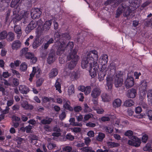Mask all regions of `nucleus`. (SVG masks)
<instances>
[{"mask_svg":"<svg viewBox=\"0 0 152 152\" xmlns=\"http://www.w3.org/2000/svg\"><path fill=\"white\" fill-rule=\"evenodd\" d=\"M64 104L63 107L66 109H67L70 111L73 110V108L70 106V102L68 100H64Z\"/></svg>","mask_w":152,"mask_h":152,"instance_id":"393cba45","label":"nucleus"},{"mask_svg":"<svg viewBox=\"0 0 152 152\" xmlns=\"http://www.w3.org/2000/svg\"><path fill=\"white\" fill-rule=\"evenodd\" d=\"M108 61V56L107 55L105 54H103L99 59V61H101L102 64L103 65L107 64Z\"/></svg>","mask_w":152,"mask_h":152,"instance_id":"4be33fe9","label":"nucleus"},{"mask_svg":"<svg viewBox=\"0 0 152 152\" xmlns=\"http://www.w3.org/2000/svg\"><path fill=\"white\" fill-rule=\"evenodd\" d=\"M92 117H93V115L92 114L89 113L86 115L84 117V119L85 121H87Z\"/></svg>","mask_w":152,"mask_h":152,"instance_id":"680f3d73","label":"nucleus"},{"mask_svg":"<svg viewBox=\"0 0 152 152\" xmlns=\"http://www.w3.org/2000/svg\"><path fill=\"white\" fill-rule=\"evenodd\" d=\"M52 24V20H51L46 21L44 24L42 29L43 31H47L50 28Z\"/></svg>","mask_w":152,"mask_h":152,"instance_id":"2eb2a0df","label":"nucleus"},{"mask_svg":"<svg viewBox=\"0 0 152 152\" xmlns=\"http://www.w3.org/2000/svg\"><path fill=\"white\" fill-rule=\"evenodd\" d=\"M61 37L67 39H69L71 37L69 34L68 33H65L61 34Z\"/></svg>","mask_w":152,"mask_h":152,"instance_id":"5fc2aeb1","label":"nucleus"},{"mask_svg":"<svg viewBox=\"0 0 152 152\" xmlns=\"http://www.w3.org/2000/svg\"><path fill=\"white\" fill-rule=\"evenodd\" d=\"M7 32L5 30H4L0 33V40H2L6 39Z\"/></svg>","mask_w":152,"mask_h":152,"instance_id":"f704fd0d","label":"nucleus"},{"mask_svg":"<svg viewBox=\"0 0 152 152\" xmlns=\"http://www.w3.org/2000/svg\"><path fill=\"white\" fill-rule=\"evenodd\" d=\"M110 70H112L113 72L114 73L115 72L116 67L115 65L113 64H111L110 66Z\"/></svg>","mask_w":152,"mask_h":152,"instance_id":"69168bd1","label":"nucleus"},{"mask_svg":"<svg viewBox=\"0 0 152 152\" xmlns=\"http://www.w3.org/2000/svg\"><path fill=\"white\" fill-rule=\"evenodd\" d=\"M43 80L42 78H40L36 82V86L37 87L40 86L42 84Z\"/></svg>","mask_w":152,"mask_h":152,"instance_id":"bf43d9fd","label":"nucleus"},{"mask_svg":"<svg viewBox=\"0 0 152 152\" xmlns=\"http://www.w3.org/2000/svg\"><path fill=\"white\" fill-rule=\"evenodd\" d=\"M26 59H30V62L33 64L35 63L37 61V58L34 56V54L28 52L26 55Z\"/></svg>","mask_w":152,"mask_h":152,"instance_id":"9d476101","label":"nucleus"},{"mask_svg":"<svg viewBox=\"0 0 152 152\" xmlns=\"http://www.w3.org/2000/svg\"><path fill=\"white\" fill-rule=\"evenodd\" d=\"M121 100L119 99H117L114 100L113 104L115 108L121 106Z\"/></svg>","mask_w":152,"mask_h":152,"instance_id":"a878e982","label":"nucleus"},{"mask_svg":"<svg viewBox=\"0 0 152 152\" xmlns=\"http://www.w3.org/2000/svg\"><path fill=\"white\" fill-rule=\"evenodd\" d=\"M21 43L19 40L14 41L12 44V48L13 50H17L21 46Z\"/></svg>","mask_w":152,"mask_h":152,"instance_id":"aec40b11","label":"nucleus"},{"mask_svg":"<svg viewBox=\"0 0 152 152\" xmlns=\"http://www.w3.org/2000/svg\"><path fill=\"white\" fill-rule=\"evenodd\" d=\"M55 53L53 52H51L49 54L47 61L49 64H50L55 61Z\"/></svg>","mask_w":152,"mask_h":152,"instance_id":"f3484780","label":"nucleus"},{"mask_svg":"<svg viewBox=\"0 0 152 152\" xmlns=\"http://www.w3.org/2000/svg\"><path fill=\"white\" fill-rule=\"evenodd\" d=\"M133 134V132L131 130H128L124 134L127 136L131 137Z\"/></svg>","mask_w":152,"mask_h":152,"instance_id":"4d7b16f0","label":"nucleus"},{"mask_svg":"<svg viewBox=\"0 0 152 152\" xmlns=\"http://www.w3.org/2000/svg\"><path fill=\"white\" fill-rule=\"evenodd\" d=\"M18 11L17 9H14L13 11V14L14 17V18L18 19V20H20L22 18V16L19 15L18 14Z\"/></svg>","mask_w":152,"mask_h":152,"instance_id":"7c9ffc66","label":"nucleus"},{"mask_svg":"<svg viewBox=\"0 0 152 152\" xmlns=\"http://www.w3.org/2000/svg\"><path fill=\"white\" fill-rule=\"evenodd\" d=\"M129 138L134 142H140V140L138 138L133 135L131 136V137H129Z\"/></svg>","mask_w":152,"mask_h":152,"instance_id":"6e6d98bb","label":"nucleus"},{"mask_svg":"<svg viewBox=\"0 0 152 152\" xmlns=\"http://www.w3.org/2000/svg\"><path fill=\"white\" fill-rule=\"evenodd\" d=\"M41 14V11L37 8L32 9L31 11V16L33 19L39 18Z\"/></svg>","mask_w":152,"mask_h":152,"instance_id":"423d86ee","label":"nucleus"},{"mask_svg":"<svg viewBox=\"0 0 152 152\" xmlns=\"http://www.w3.org/2000/svg\"><path fill=\"white\" fill-rule=\"evenodd\" d=\"M32 128V126L30 125H28L26 126L25 128H21V129L24 131L26 130L27 133H29L31 131Z\"/></svg>","mask_w":152,"mask_h":152,"instance_id":"a19ab883","label":"nucleus"},{"mask_svg":"<svg viewBox=\"0 0 152 152\" xmlns=\"http://www.w3.org/2000/svg\"><path fill=\"white\" fill-rule=\"evenodd\" d=\"M15 32L18 34L19 36L22 34V30L20 26L18 25H16L14 26V28Z\"/></svg>","mask_w":152,"mask_h":152,"instance_id":"c756f323","label":"nucleus"},{"mask_svg":"<svg viewBox=\"0 0 152 152\" xmlns=\"http://www.w3.org/2000/svg\"><path fill=\"white\" fill-rule=\"evenodd\" d=\"M86 125L88 127H94L96 126V125L95 123H92L91 122H89L88 123H86Z\"/></svg>","mask_w":152,"mask_h":152,"instance_id":"338daca9","label":"nucleus"},{"mask_svg":"<svg viewBox=\"0 0 152 152\" xmlns=\"http://www.w3.org/2000/svg\"><path fill=\"white\" fill-rule=\"evenodd\" d=\"M73 110L75 112H79L82 110V108L80 106H77L75 107Z\"/></svg>","mask_w":152,"mask_h":152,"instance_id":"052dcab7","label":"nucleus"},{"mask_svg":"<svg viewBox=\"0 0 152 152\" xmlns=\"http://www.w3.org/2000/svg\"><path fill=\"white\" fill-rule=\"evenodd\" d=\"M41 43L39 39L38 38L35 39V40L33 43L32 47L34 49H36L39 46Z\"/></svg>","mask_w":152,"mask_h":152,"instance_id":"bb28decb","label":"nucleus"},{"mask_svg":"<svg viewBox=\"0 0 152 152\" xmlns=\"http://www.w3.org/2000/svg\"><path fill=\"white\" fill-rule=\"evenodd\" d=\"M106 71L107 70H105L104 68L102 69V70H100L98 75V79L100 81H102L104 80Z\"/></svg>","mask_w":152,"mask_h":152,"instance_id":"a211bd4d","label":"nucleus"},{"mask_svg":"<svg viewBox=\"0 0 152 152\" xmlns=\"http://www.w3.org/2000/svg\"><path fill=\"white\" fill-rule=\"evenodd\" d=\"M147 86V83L145 80L141 82V84L139 86V90L140 92V99L142 100L145 98L146 95V90Z\"/></svg>","mask_w":152,"mask_h":152,"instance_id":"20e7f679","label":"nucleus"},{"mask_svg":"<svg viewBox=\"0 0 152 152\" xmlns=\"http://www.w3.org/2000/svg\"><path fill=\"white\" fill-rule=\"evenodd\" d=\"M105 137V135L102 132H99V133L98 136L96 137V139L98 141L101 142L102 141Z\"/></svg>","mask_w":152,"mask_h":152,"instance_id":"c9c22d12","label":"nucleus"},{"mask_svg":"<svg viewBox=\"0 0 152 152\" xmlns=\"http://www.w3.org/2000/svg\"><path fill=\"white\" fill-rule=\"evenodd\" d=\"M106 85L109 89H111L113 86V78L111 76L109 75L106 78Z\"/></svg>","mask_w":152,"mask_h":152,"instance_id":"dca6fc26","label":"nucleus"},{"mask_svg":"<svg viewBox=\"0 0 152 152\" xmlns=\"http://www.w3.org/2000/svg\"><path fill=\"white\" fill-rule=\"evenodd\" d=\"M77 53V50L75 49L72 53L67 56V60L71 61L67 63L66 66L70 69H72L74 68L79 58V57L76 54Z\"/></svg>","mask_w":152,"mask_h":152,"instance_id":"f03ea898","label":"nucleus"},{"mask_svg":"<svg viewBox=\"0 0 152 152\" xmlns=\"http://www.w3.org/2000/svg\"><path fill=\"white\" fill-rule=\"evenodd\" d=\"M101 90L98 88H94L91 92V96L93 98L96 99L101 94Z\"/></svg>","mask_w":152,"mask_h":152,"instance_id":"6e6552de","label":"nucleus"},{"mask_svg":"<svg viewBox=\"0 0 152 152\" xmlns=\"http://www.w3.org/2000/svg\"><path fill=\"white\" fill-rule=\"evenodd\" d=\"M134 104V102L132 99H129L125 101L124 105L126 107H130Z\"/></svg>","mask_w":152,"mask_h":152,"instance_id":"473e14b6","label":"nucleus"},{"mask_svg":"<svg viewBox=\"0 0 152 152\" xmlns=\"http://www.w3.org/2000/svg\"><path fill=\"white\" fill-rule=\"evenodd\" d=\"M58 74V70L54 68L52 69L49 74L50 78H53L56 77Z\"/></svg>","mask_w":152,"mask_h":152,"instance_id":"b1692460","label":"nucleus"},{"mask_svg":"<svg viewBox=\"0 0 152 152\" xmlns=\"http://www.w3.org/2000/svg\"><path fill=\"white\" fill-rule=\"evenodd\" d=\"M18 88L19 90L22 94H26L30 91L29 88L24 85H20Z\"/></svg>","mask_w":152,"mask_h":152,"instance_id":"ddd939ff","label":"nucleus"},{"mask_svg":"<svg viewBox=\"0 0 152 152\" xmlns=\"http://www.w3.org/2000/svg\"><path fill=\"white\" fill-rule=\"evenodd\" d=\"M111 116L109 115L108 116H106V117H103L101 118V120L102 121H110V118H111Z\"/></svg>","mask_w":152,"mask_h":152,"instance_id":"864d4df0","label":"nucleus"},{"mask_svg":"<svg viewBox=\"0 0 152 152\" xmlns=\"http://www.w3.org/2000/svg\"><path fill=\"white\" fill-rule=\"evenodd\" d=\"M12 82L14 85V86H17L19 84V80L17 78H13L12 80Z\"/></svg>","mask_w":152,"mask_h":152,"instance_id":"09e8293b","label":"nucleus"},{"mask_svg":"<svg viewBox=\"0 0 152 152\" xmlns=\"http://www.w3.org/2000/svg\"><path fill=\"white\" fill-rule=\"evenodd\" d=\"M15 39V35L14 34L10 31L7 33L6 40L7 41L10 42L13 41Z\"/></svg>","mask_w":152,"mask_h":152,"instance_id":"6ab92c4d","label":"nucleus"},{"mask_svg":"<svg viewBox=\"0 0 152 152\" xmlns=\"http://www.w3.org/2000/svg\"><path fill=\"white\" fill-rule=\"evenodd\" d=\"M68 93L69 95H71L74 93V87L73 85L70 86L68 89Z\"/></svg>","mask_w":152,"mask_h":152,"instance_id":"79ce46f5","label":"nucleus"},{"mask_svg":"<svg viewBox=\"0 0 152 152\" xmlns=\"http://www.w3.org/2000/svg\"><path fill=\"white\" fill-rule=\"evenodd\" d=\"M130 7L124 4H122L119 6L116 10L115 17H118L122 13H123L124 16H128L132 12Z\"/></svg>","mask_w":152,"mask_h":152,"instance_id":"7ed1b4c3","label":"nucleus"},{"mask_svg":"<svg viewBox=\"0 0 152 152\" xmlns=\"http://www.w3.org/2000/svg\"><path fill=\"white\" fill-rule=\"evenodd\" d=\"M124 84L127 88L132 87L134 85V79L133 77L128 75L124 82Z\"/></svg>","mask_w":152,"mask_h":152,"instance_id":"0eeeda50","label":"nucleus"},{"mask_svg":"<svg viewBox=\"0 0 152 152\" xmlns=\"http://www.w3.org/2000/svg\"><path fill=\"white\" fill-rule=\"evenodd\" d=\"M21 105L22 107L25 109H29V105L28 104L27 102L26 101H22L21 102Z\"/></svg>","mask_w":152,"mask_h":152,"instance_id":"e433bc0d","label":"nucleus"},{"mask_svg":"<svg viewBox=\"0 0 152 152\" xmlns=\"http://www.w3.org/2000/svg\"><path fill=\"white\" fill-rule=\"evenodd\" d=\"M10 0H1L0 3V10L1 11H4L7 9V7L8 5V3L9 2Z\"/></svg>","mask_w":152,"mask_h":152,"instance_id":"9b49d317","label":"nucleus"},{"mask_svg":"<svg viewBox=\"0 0 152 152\" xmlns=\"http://www.w3.org/2000/svg\"><path fill=\"white\" fill-rule=\"evenodd\" d=\"M104 129L105 131L108 132L109 133H111L113 131V129L110 127H107V126H105L104 127Z\"/></svg>","mask_w":152,"mask_h":152,"instance_id":"3c124183","label":"nucleus"},{"mask_svg":"<svg viewBox=\"0 0 152 152\" xmlns=\"http://www.w3.org/2000/svg\"><path fill=\"white\" fill-rule=\"evenodd\" d=\"M80 150L85 152H89L91 150H92V148L90 147H84L81 148Z\"/></svg>","mask_w":152,"mask_h":152,"instance_id":"49530a36","label":"nucleus"},{"mask_svg":"<svg viewBox=\"0 0 152 152\" xmlns=\"http://www.w3.org/2000/svg\"><path fill=\"white\" fill-rule=\"evenodd\" d=\"M65 45L64 48L65 50L67 51H68L69 53V54H72L73 53V51L75 49H76L77 50H77L76 48L74 49L72 51V50L73 49L74 44L72 42H69L66 45L64 43Z\"/></svg>","mask_w":152,"mask_h":152,"instance_id":"1a4fd4ad","label":"nucleus"},{"mask_svg":"<svg viewBox=\"0 0 152 152\" xmlns=\"http://www.w3.org/2000/svg\"><path fill=\"white\" fill-rule=\"evenodd\" d=\"M65 45L64 44H61L57 50L56 54L57 55L61 56L64 53L65 50Z\"/></svg>","mask_w":152,"mask_h":152,"instance_id":"412c9836","label":"nucleus"},{"mask_svg":"<svg viewBox=\"0 0 152 152\" xmlns=\"http://www.w3.org/2000/svg\"><path fill=\"white\" fill-rule=\"evenodd\" d=\"M78 89L82 92H84L86 95L89 94L91 91V88L90 86H87L86 87L83 86H81L78 87Z\"/></svg>","mask_w":152,"mask_h":152,"instance_id":"f8f14e48","label":"nucleus"},{"mask_svg":"<svg viewBox=\"0 0 152 152\" xmlns=\"http://www.w3.org/2000/svg\"><path fill=\"white\" fill-rule=\"evenodd\" d=\"M107 144V145L111 148L118 147L120 145L118 143L111 142H108Z\"/></svg>","mask_w":152,"mask_h":152,"instance_id":"72a5a7b5","label":"nucleus"},{"mask_svg":"<svg viewBox=\"0 0 152 152\" xmlns=\"http://www.w3.org/2000/svg\"><path fill=\"white\" fill-rule=\"evenodd\" d=\"M84 111L85 113L89 112L92 111V109L88 107L87 104H85L84 105Z\"/></svg>","mask_w":152,"mask_h":152,"instance_id":"c03bdc74","label":"nucleus"},{"mask_svg":"<svg viewBox=\"0 0 152 152\" xmlns=\"http://www.w3.org/2000/svg\"><path fill=\"white\" fill-rule=\"evenodd\" d=\"M89 52L91 54V55L93 56H93H94V55L96 59H97L98 58V56L97 54L98 53L97 51H96V50H93Z\"/></svg>","mask_w":152,"mask_h":152,"instance_id":"e2e57ef3","label":"nucleus"},{"mask_svg":"<svg viewBox=\"0 0 152 152\" xmlns=\"http://www.w3.org/2000/svg\"><path fill=\"white\" fill-rule=\"evenodd\" d=\"M53 99L51 98H48L46 97H45L43 98L42 100L44 103H46L48 102H49L51 100H52Z\"/></svg>","mask_w":152,"mask_h":152,"instance_id":"0e129e2a","label":"nucleus"},{"mask_svg":"<svg viewBox=\"0 0 152 152\" xmlns=\"http://www.w3.org/2000/svg\"><path fill=\"white\" fill-rule=\"evenodd\" d=\"M136 94V90L132 88L127 91L126 96L129 98H133L135 96Z\"/></svg>","mask_w":152,"mask_h":152,"instance_id":"4468645a","label":"nucleus"},{"mask_svg":"<svg viewBox=\"0 0 152 152\" xmlns=\"http://www.w3.org/2000/svg\"><path fill=\"white\" fill-rule=\"evenodd\" d=\"M52 121V119L49 118L46 119H44L41 120V123L44 124H50Z\"/></svg>","mask_w":152,"mask_h":152,"instance_id":"4c0bfd02","label":"nucleus"},{"mask_svg":"<svg viewBox=\"0 0 152 152\" xmlns=\"http://www.w3.org/2000/svg\"><path fill=\"white\" fill-rule=\"evenodd\" d=\"M20 0H12L10 6L12 7H16L17 6H18V4Z\"/></svg>","mask_w":152,"mask_h":152,"instance_id":"58836bf2","label":"nucleus"},{"mask_svg":"<svg viewBox=\"0 0 152 152\" xmlns=\"http://www.w3.org/2000/svg\"><path fill=\"white\" fill-rule=\"evenodd\" d=\"M90 65V75L94 78L96 75V72L99 68L97 62H95L93 56L90 52L87 53L86 56L83 58L81 63V66L83 69H85Z\"/></svg>","mask_w":152,"mask_h":152,"instance_id":"f257e3e1","label":"nucleus"},{"mask_svg":"<svg viewBox=\"0 0 152 152\" xmlns=\"http://www.w3.org/2000/svg\"><path fill=\"white\" fill-rule=\"evenodd\" d=\"M147 97L148 98L151 100H152V90H149L147 93Z\"/></svg>","mask_w":152,"mask_h":152,"instance_id":"774afa93","label":"nucleus"},{"mask_svg":"<svg viewBox=\"0 0 152 152\" xmlns=\"http://www.w3.org/2000/svg\"><path fill=\"white\" fill-rule=\"evenodd\" d=\"M113 82L116 87L121 86L123 84V76L122 74L118 73L113 76Z\"/></svg>","mask_w":152,"mask_h":152,"instance_id":"39448f33","label":"nucleus"},{"mask_svg":"<svg viewBox=\"0 0 152 152\" xmlns=\"http://www.w3.org/2000/svg\"><path fill=\"white\" fill-rule=\"evenodd\" d=\"M27 68V65L25 62L22 63L20 66V69L22 71H25Z\"/></svg>","mask_w":152,"mask_h":152,"instance_id":"ea45409f","label":"nucleus"},{"mask_svg":"<svg viewBox=\"0 0 152 152\" xmlns=\"http://www.w3.org/2000/svg\"><path fill=\"white\" fill-rule=\"evenodd\" d=\"M102 101L104 102H107L111 100L110 96L105 93H103L101 96Z\"/></svg>","mask_w":152,"mask_h":152,"instance_id":"5701e85b","label":"nucleus"},{"mask_svg":"<svg viewBox=\"0 0 152 152\" xmlns=\"http://www.w3.org/2000/svg\"><path fill=\"white\" fill-rule=\"evenodd\" d=\"M55 40L56 41H59L61 37V35L60 34L58 33V31L56 32L54 35Z\"/></svg>","mask_w":152,"mask_h":152,"instance_id":"37998d69","label":"nucleus"},{"mask_svg":"<svg viewBox=\"0 0 152 152\" xmlns=\"http://www.w3.org/2000/svg\"><path fill=\"white\" fill-rule=\"evenodd\" d=\"M71 130L72 132L76 133L80 132L82 130V129L80 127H74L71 128Z\"/></svg>","mask_w":152,"mask_h":152,"instance_id":"8fccbe9b","label":"nucleus"},{"mask_svg":"<svg viewBox=\"0 0 152 152\" xmlns=\"http://www.w3.org/2000/svg\"><path fill=\"white\" fill-rule=\"evenodd\" d=\"M36 27V24L34 21H31L28 25V27L26 28V29H28V30H31Z\"/></svg>","mask_w":152,"mask_h":152,"instance_id":"2f4dec72","label":"nucleus"},{"mask_svg":"<svg viewBox=\"0 0 152 152\" xmlns=\"http://www.w3.org/2000/svg\"><path fill=\"white\" fill-rule=\"evenodd\" d=\"M66 114L65 111H63L59 115V118L62 121L66 117Z\"/></svg>","mask_w":152,"mask_h":152,"instance_id":"de8ad7c7","label":"nucleus"},{"mask_svg":"<svg viewBox=\"0 0 152 152\" xmlns=\"http://www.w3.org/2000/svg\"><path fill=\"white\" fill-rule=\"evenodd\" d=\"M66 138L70 140H72L74 139V137L70 134H68L66 136Z\"/></svg>","mask_w":152,"mask_h":152,"instance_id":"13d9d810","label":"nucleus"},{"mask_svg":"<svg viewBox=\"0 0 152 152\" xmlns=\"http://www.w3.org/2000/svg\"><path fill=\"white\" fill-rule=\"evenodd\" d=\"M49 150H51L56 147V145L53 143H50L47 146Z\"/></svg>","mask_w":152,"mask_h":152,"instance_id":"603ef678","label":"nucleus"},{"mask_svg":"<svg viewBox=\"0 0 152 152\" xmlns=\"http://www.w3.org/2000/svg\"><path fill=\"white\" fill-rule=\"evenodd\" d=\"M28 52V48H23L20 50V56H25L26 57V55Z\"/></svg>","mask_w":152,"mask_h":152,"instance_id":"c85d7f7f","label":"nucleus"},{"mask_svg":"<svg viewBox=\"0 0 152 152\" xmlns=\"http://www.w3.org/2000/svg\"><path fill=\"white\" fill-rule=\"evenodd\" d=\"M61 81V80L60 79H57L55 84L56 90H57L60 93L61 92V84L60 83Z\"/></svg>","mask_w":152,"mask_h":152,"instance_id":"cd10ccee","label":"nucleus"},{"mask_svg":"<svg viewBox=\"0 0 152 152\" xmlns=\"http://www.w3.org/2000/svg\"><path fill=\"white\" fill-rule=\"evenodd\" d=\"M147 116L150 120L152 121V110H150L146 112V116Z\"/></svg>","mask_w":152,"mask_h":152,"instance_id":"a18cd8bd","label":"nucleus"}]
</instances>
